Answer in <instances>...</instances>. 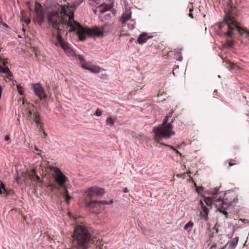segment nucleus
<instances>
[{"instance_id": "obj_48", "label": "nucleus", "mask_w": 249, "mask_h": 249, "mask_svg": "<svg viewBox=\"0 0 249 249\" xmlns=\"http://www.w3.org/2000/svg\"><path fill=\"white\" fill-rule=\"evenodd\" d=\"M219 249H228L227 248V247L226 246L224 245V246H223Z\"/></svg>"}, {"instance_id": "obj_35", "label": "nucleus", "mask_w": 249, "mask_h": 249, "mask_svg": "<svg viewBox=\"0 0 249 249\" xmlns=\"http://www.w3.org/2000/svg\"><path fill=\"white\" fill-rule=\"evenodd\" d=\"M205 203L207 206H210L211 205L210 200L209 198H206L205 200Z\"/></svg>"}, {"instance_id": "obj_12", "label": "nucleus", "mask_w": 249, "mask_h": 249, "mask_svg": "<svg viewBox=\"0 0 249 249\" xmlns=\"http://www.w3.org/2000/svg\"><path fill=\"white\" fill-rule=\"evenodd\" d=\"M199 205L200 206L201 208L200 213L202 214L203 219L205 221L208 220L209 210L207 207L204 204V202L201 200H199Z\"/></svg>"}, {"instance_id": "obj_13", "label": "nucleus", "mask_w": 249, "mask_h": 249, "mask_svg": "<svg viewBox=\"0 0 249 249\" xmlns=\"http://www.w3.org/2000/svg\"><path fill=\"white\" fill-rule=\"evenodd\" d=\"M34 20L39 25H41L45 21V13L44 12L36 13V16Z\"/></svg>"}, {"instance_id": "obj_53", "label": "nucleus", "mask_w": 249, "mask_h": 249, "mask_svg": "<svg viewBox=\"0 0 249 249\" xmlns=\"http://www.w3.org/2000/svg\"><path fill=\"white\" fill-rule=\"evenodd\" d=\"M43 134L45 137H46L47 136V133L44 131H43Z\"/></svg>"}, {"instance_id": "obj_32", "label": "nucleus", "mask_w": 249, "mask_h": 249, "mask_svg": "<svg viewBox=\"0 0 249 249\" xmlns=\"http://www.w3.org/2000/svg\"><path fill=\"white\" fill-rule=\"evenodd\" d=\"M75 57L77 58H78V59L81 62H84L85 61V59L84 58V57L80 55V54H77V55H75Z\"/></svg>"}, {"instance_id": "obj_58", "label": "nucleus", "mask_w": 249, "mask_h": 249, "mask_svg": "<svg viewBox=\"0 0 249 249\" xmlns=\"http://www.w3.org/2000/svg\"><path fill=\"white\" fill-rule=\"evenodd\" d=\"M178 68V66H177L176 67V68Z\"/></svg>"}, {"instance_id": "obj_24", "label": "nucleus", "mask_w": 249, "mask_h": 249, "mask_svg": "<svg viewBox=\"0 0 249 249\" xmlns=\"http://www.w3.org/2000/svg\"><path fill=\"white\" fill-rule=\"evenodd\" d=\"M224 46L232 48L234 46V43L232 41L228 39L224 44Z\"/></svg>"}, {"instance_id": "obj_55", "label": "nucleus", "mask_w": 249, "mask_h": 249, "mask_svg": "<svg viewBox=\"0 0 249 249\" xmlns=\"http://www.w3.org/2000/svg\"><path fill=\"white\" fill-rule=\"evenodd\" d=\"M22 31H23V32H25V29H24V28H22Z\"/></svg>"}, {"instance_id": "obj_16", "label": "nucleus", "mask_w": 249, "mask_h": 249, "mask_svg": "<svg viewBox=\"0 0 249 249\" xmlns=\"http://www.w3.org/2000/svg\"><path fill=\"white\" fill-rule=\"evenodd\" d=\"M59 46H60L70 56L73 55V54L75 53L70 47L69 44L65 41L60 44Z\"/></svg>"}, {"instance_id": "obj_34", "label": "nucleus", "mask_w": 249, "mask_h": 249, "mask_svg": "<svg viewBox=\"0 0 249 249\" xmlns=\"http://www.w3.org/2000/svg\"><path fill=\"white\" fill-rule=\"evenodd\" d=\"M177 55L178 56V58L177 60L179 61H181L182 60V57L181 55V53L180 52L178 53H177Z\"/></svg>"}, {"instance_id": "obj_41", "label": "nucleus", "mask_w": 249, "mask_h": 249, "mask_svg": "<svg viewBox=\"0 0 249 249\" xmlns=\"http://www.w3.org/2000/svg\"><path fill=\"white\" fill-rule=\"evenodd\" d=\"M171 147L176 152L177 154H178L179 156H181V154L178 150H176L172 146H171Z\"/></svg>"}, {"instance_id": "obj_36", "label": "nucleus", "mask_w": 249, "mask_h": 249, "mask_svg": "<svg viewBox=\"0 0 249 249\" xmlns=\"http://www.w3.org/2000/svg\"><path fill=\"white\" fill-rule=\"evenodd\" d=\"M3 192H2V194H4L5 196H7L9 194V192L6 190L5 189H3Z\"/></svg>"}, {"instance_id": "obj_21", "label": "nucleus", "mask_w": 249, "mask_h": 249, "mask_svg": "<svg viewBox=\"0 0 249 249\" xmlns=\"http://www.w3.org/2000/svg\"><path fill=\"white\" fill-rule=\"evenodd\" d=\"M56 41L55 43V45L56 46H58L60 44L64 42L62 36L60 32L58 31L56 36Z\"/></svg>"}, {"instance_id": "obj_38", "label": "nucleus", "mask_w": 249, "mask_h": 249, "mask_svg": "<svg viewBox=\"0 0 249 249\" xmlns=\"http://www.w3.org/2000/svg\"><path fill=\"white\" fill-rule=\"evenodd\" d=\"M24 22L28 25L31 23V19L30 18L26 19Z\"/></svg>"}, {"instance_id": "obj_30", "label": "nucleus", "mask_w": 249, "mask_h": 249, "mask_svg": "<svg viewBox=\"0 0 249 249\" xmlns=\"http://www.w3.org/2000/svg\"><path fill=\"white\" fill-rule=\"evenodd\" d=\"M65 197V200L67 204L69 203L70 200L71 199V197L69 194H66L64 196Z\"/></svg>"}, {"instance_id": "obj_1", "label": "nucleus", "mask_w": 249, "mask_h": 249, "mask_svg": "<svg viewBox=\"0 0 249 249\" xmlns=\"http://www.w3.org/2000/svg\"><path fill=\"white\" fill-rule=\"evenodd\" d=\"M60 13L66 16V19L62 20L63 24H66L70 27L69 32H76L79 40L84 41L86 39V36H96L101 37L104 36L105 28L107 24H104L101 28L95 27L93 28H84L73 18V11L69 5H61L60 8Z\"/></svg>"}, {"instance_id": "obj_8", "label": "nucleus", "mask_w": 249, "mask_h": 249, "mask_svg": "<svg viewBox=\"0 0 249 249\" xmlns=\"http://www.w3.org/2000/svg\"><path fill=\"white\" fill-rule=\"evenodd\" d=\"M85 193L89 197L95 196L101 197L105 194V191L104 188L94 186L89 188L85 191Z\"/></svg>"}, {"instance_id": "obj_52", "label": "nucleus", "mask_w": 249, "mask_h": 249, "mask_svg": "<svg viewBox=\"0 0 249 249\" xmlns=\"http://www.w3.org/2000/svg\"><path fill=\"white\" fill-rule=\"evenodd\" d=\"M35 150L36 151H41V150H40L38 148H37L36 147H35Z\"/></svg>"}, {"instance_id": "obj_31", "label": "nucleus", "mask_w": 249, "mask_h": 249, "mask_svg": "<svg viewBox=\"0 0 249 249\" xmlns=\"http://www.w3.org/2000/svg\"><path fill=\"white\" fill-rule=\"evenodd\" d=\"M94 115L96 116L99 117L101 116L102 115V111L100 109H97L95 112L94 113Z\"/></svg>"}, {"instance_id": "obj_15", "label": "nucleus", "mask_w": 249, "mask_h": 249, "mask_svg": "<svg viewBox=\"0 0 249 249\" xmlns=\"http://www.w3.org/2000/svg\"><path fill=\"white\" fill-rule=\"evenodd\" d=\"M82 67L85 69L90 71V72L94 73H98L101 70H103L102 68L97 66H93L92 67L87 66L85 64H82Z\"/></svg>"}, {"instance_id": "obj_54", "label": "nucleus", "mask_w": 249, "mask_h": 249, "mask_svg": "<svg viewBox=\"0 0 249 249\" xmlns=\"http://www.w3.org/2000/svg\"><path fill=\"white\" fill-rule=\"evenodd\" d=\"M0 23H2V18L0 17Z\"/></svg>"}, {"instance_id": "obj_18", "label": "nucleus", "mask_w": 249, "mask_h": 249, "mask_svg": "<svg viewBox=\"0 0 249 249\" xmlns=\"http://www.w3.org/2000/svg\"><path fill=\"white\" fill-rule=\"evenodd\" d=\"M150 36H147L146 33L143 32L137 38V42L140 44H142L149 39Z\"/></svg>"}, {"instance_id": "obj_42", "label": "nucleus", "mask_w": 249, "mask_h": 249, "mask_svg": "<svg viewBox=\"0 0 249 249\" xmlns=\"http://www.w3.org/2000/svg\"><path fill=\"white\" fill-rule=\"evenodd\" d=\"M235 65L233 63H230V67L231 69H233Z\"/></svg>"}, {"instance_id": "obj_2", "label": "nucleus", "mask_w": 249, "mask_h": 249, "mask_svg": "<svg viewBox=\"0 0 249 249\" xmlns=\"http://www.w3.org/2000/svg\"><path fill=\"white\" fill-rule=\"evenodd\" d=\"M72 237V249H88L90 247L91 234L85 226H76Z\"/></svg>"}, {"instance_id": "obj_28", "label": "nucleus", "mask_w": 249, "mask_h": 249, "mask_svg": "<svg viewBox=\"0 0 249 249\" xmlns=\"http://www.w3.org/2000/svg\"><path fill=\"white\" fill-rule=\"evenodd\" d=\"M32 172L33 173V179L39 181L40 180V177L36 174L35 170H32Z\"/></svg>"}, {"instance_id": "obj_9", "label": "nucleus", "mask_w": 249, "mask_h": 249, "mask_svg": "<svg viewBox=\"0 0 249 249\" xmlns=\"http://www.w3.org/2000/svg\"><path fill=\"white\" fill-rule=\"evenodd\" d=\"M27 117L31 122L35 123L37 128L42 129L44 124L40 120V117L38 112H32V111L29 110Z\"/></svg>"}, {"instance_id": "obj_57", "label": "nucleus", "mask_w": 249, "mask_h": 249, "mask_svg": "<svg viewBox=\"0 0 249 249\" xmlns=\"http://www.w3.org/2000/svg\"><path fill=\"white\" fill-rule=\"evenodd\" d=\"M178 68V66H177L176 67V68Z\"/></svg>"}, {"instance_id": "obj_3", "label": "nucleus", "mask_w": 249, "mask_h": 249, "mask_svg": "<svg viewBox=\"0 0 249 249\" xmlns=\"http://www.w3.org/2000/svg\"><path fill=\"white\" fill-rule=\"evenodd\" d=\"M172 114L166 116L163 119L162 124L159 126H154L153 128V132L155 134V140L156 142H160L162 139H168L175 134L173 130L172 123L175 120V118H172L169 121Z\"/></svg>"}, {"instance_id": "obj_56", "label": "nucleus", "mask_w": 249, "mask_h": 249, "mask_svg": "<svg viewBox=\"0 0 249 249\" xmlns=\"http://www.w3.org/2000/svg\"><path fill=\"white\" fill-rule=\"evenodd\" d=\"M3 65H5V62H3Z\"/></svg>"}, {"instance_id": "obj_14", "label": "nucleus", "mask_w": 249, "mask_h": 249, "mask_svg": "<svg viewBox=\"0 0 249 249\" xmlns=\"http://www.w3.org/2000/svg\"><path fill=\"white\" fill-rule=\"evenodd\" d=\"M132 12L129 9H125L124 12L123 13L121 18L120 19V21L124 23L126 21L130 19L131 17Z\"/></svg>"}, {"instance_id": "obj_5", "label": "nucleus", "mask_w": 249, "mask_h": 249, "mask_svg": "<svg viewBox=\"0 0 249 249\" xmlns=\"http://www.w3.org/2000/svg\"><path fill=\"white\" fill-rule=\"evenodd\" d=\"M46 18L49 24L51 25L54 28L58 29V26L61 22L60 14L56 11H49L47 13Z\"/></svg>"}, {"instance_id": "obj_10", "label": "nucleus", "mask_w": 249, "mask_h": 249, "mask_svg": "<svg viewBox=\"0 0 249 249\" xmlns=\"http://www.w3.org/2000/svg\"><path fill=\"white\" fill-rule=\"evenodd\" d=\"M32 87L35 94L39 97L40 100H45L47 97V95L41 83L32 84Z\"/></svg>"}, {"instance_id": "obj_25", "label": "nucleus", "mask_w": 249, "mask_h": 249, "mask_svg": "<svg viewBox=\"0 0 249 249\" xmlns=\"http://www.w3.org/2000/svg\"><path fill=\"white\" fill-rule=\"evenodd\" d=\"M17 89L19 95H22L23 94V87L20 85L18 84Z\"/></svg>"}, {"instance_id": "obj_27", "label": "nucleus", "mask_w": 249, "mask_h": 249, "mask_svg": "<svg viewBox=\"0 0 249 249\" xmlns=\"http://www.w3.org/2000/svg\"><path fill=\"white\" fill-rule=\"evenodd\" d=\"M84 0H74L73 2V5L74 7H76L79 6L83 2Z\"/></svg>"}, {"instance_id": "obj_46", "label": "nucleus", "mask_w": 249, "mask_h": 249, "mask_svg": "<svg viewBox=\"0 0 249 249\" xmlns=\"http://www.w3.org/2000/svg\"><path fill=\"white\" fill-rule=\"evenodd\" d=\"M89 1H92V2H95L96 3H98L99 1V0H89Z\"/></svg>"}, {"instance_id": "obj_23", "label": "nucleus", "mask_w": 249, "mask_h": 249, "mask_svg": "<svg viewBox=\"0 0 249 249\" xmlns=\"http://www.w3.org/2000/svg\"><path fill=\"white\" fill-rule=\"evenodd\" d=\"M0 72L2 73H5L7 74H9L11 73L10 71L8 69V67L3 68L2 66H0Z\"/></svg>"}, {"instance_id": "obj_11", "label": "nucleus", "mask_w": 249, "mask_h": 249, "mask_svg": "<svg viewBox=\"0 0 249 249\" xmlns=\"http://www.w3.org/2000/svg\"><path fill=\"white\" fill-rule=\"evenodd\" d=\"M113 201L112 200H110L109 202L106 200H101V201H97V200H93L89 202H87L86 203V206L88 207H96V205L100 206L101 205H108L111 204L113 203Z\"/></svg>"}, {"instance_id": "obj_19", "label": "nucleus", "mask_w": 249, "mask_h": 249, "mask_svg": "<svg viewBox=\"0 0 249 249\" xmlns=\"http://www.w3.org/2000/svg\"><path fill=\"white\" fill-rule=\"evenodd\" d=\"M238 241V238H234L232 240L229 241L225 246H226L228 249H235L237 246Z\"/></svg>"}, {"instance_id": "obj_6", "label": "nucleus", "mask_w": 249, "mask_h": 249, "mask_svg": "<svg viewBox=\"0 0 249 249\" xmlns=\"http://www.w3.org/2000/svg\"><path fill=\"white\" fill-rule=\"evenodd\" d=\"M219 187H215L213 191H211L210 193L213 195L212 197V201L214 202H221V207L224 209L228 207L229 205H231V201H228L227 199L224 200L221 197V196H218L219 194H222V192H219Z\"/></svg>"}, {"instance_id": "obj_49", "label": "nucleus", "mask_w": 249, "mask_h": 249, "mask_svg": "<svg viewBox=\"0 0 249 249\" xmlns=\"http://www.w3.org/2000/svg\"><path fill=\"white\" fill-rule=\"evenodd\" d=\"M203 188L202 187H201H201H197V189H196V190H197V192H198V190H199V189H200V190H202V189H203Z\"/></svg>"}, {"instance_id": "obj_17", "label": "nucleus", "mask_w": 249, "mask_h": 249, "mask_svg": "<svg viewBox=\"0 0 249 249\" xmlns=\"http://www.w3.org/2000/svg\"><path fill=\"white\" fill-rule=\"evenodd\" d=\"M113 7V3H110L109 4L102 3L99 6L98 8L100 9V13H104L107 11L110 10Z\"/></svg>"}, {"instance_id": "obj_40", "label": "nucleus", "mask_w": 249, "mask_h": 249, "mask_svg": "<svg viewBox=\"0 0 249 249\" xmlns=\"http://www.w3.org/2000/svg\"><path fill=\"white\" fill-rule=\"evenodd\" d=\"M247 221H248L247 220L240 219L239 220V222H241L243 224H246V222H247Z\"/></svg>"}, {"instance_id": "obj_22", "label": "nucleus", "mask_w": 249, "mask_h": 249, "mask_svg": "<svg viewBox=\"0 0 249 249\" xmlns=\"http://www.w3.org/2000/svg\"><path fill=\"white\" fill-rule=\"evenodd\" d=\"M194 226V223L192 221H189L188 223H187L184 227V230H188V232H190L191 231L193 227Z\"/></svg>"}, {"instance_id": "obj_45", "label": "nucleus", "mask_w": 249, "mask_h": 249, "mask_svg": "<svg viewBox=\"0 0 249 249\" xmlns=\"http://www.w3.org/2000/svg\"><path fill=\"white\" fill-rule=\"evenodd\" d=\"M128 190L127 189V188H124V189H123V192L125 193H126L127 192H128Z\"/></svg>"}, {"instance_id": "obj_39", "label": "nucleus", "mask_w": 249, "mask_h": 249, "mask_svg": "<svg viewBox=\"0 0 249 249\" xmlns=\"http://www.w3.org/2000/svg\"><path fill=\"white\" fill-rule=\"evenodd\" d=\"M189 11H190V13L189 14V16L191 18H194L193 15L192 13H191L193 11V9H190Z\"/></svg>"}, {"instance_id": "obj_4", "label": "nucleus", "mask_w": 249, "mask_h": 249, "mask_svg": "<svg viewBox=\"0 0 249 249\" xmlns=\"http://www.w3.org/2000/svg\"><path fill=\"white\" fill-rule=\"evenodd\" d=\"M224 24L227 25L229 29V31L224 34V36L231 37L233 34V31L235 29H236L237 31L241 35H242V32L243 31L249 36V31L242 28L238 26V23L234 19L232 13H228L226 14L224 17L223 22L219 25V28L222 29Z\"/></svg>"}, {"instance_id": "obj_7", "label": "nucleus", "mask_w": 249, "mask_h": 249, "mask_svg": "<svg viewBox=\"0 0 249 249\" xmlns=\"http://www.w3.org/2000/svg\"><path fill=\"white\" fill-rule=\"evenodd\" d=\"M51 169L55 174V181L60 186L64 187L65 184L68 181V178L58 168L53 166L51 167Z\"/></svg>"}, {"instance_id": "obj_51", "label": "nucleus", "mask_w": 249, "mask_h": 249, "mask_svg": "<svg viewBox=\"0 0 249 249\" xmlns=\"http://www.w3.org/2000/svg\"><path fill=\"white\" fill-rule=\"evenodd\" d=\"M233 165H234V163H232L231 162H229V167H230L231 166H232Z\"/></svg>"}, {"instance_id": "obj_26", "label": "nucleus", "mask_w": 249, "mask_h": 249, "mask_svg": "<svg viewBox=\"0 0 249 249\" xmlns=\"http://www.w3.org/2000/svg\"><path fill=\"white\" fill-rule=\"evenodd\" d=\"M106 123L107 124H109L111 126H112L114 124V121L111 117H109L107 119Z\"/></svg>"}, {"instance_id": "obj_37", "label": "nucleus", "mask_w": 249, "mask_h": 249, "mask_svg": "<svg viewBox=\"0 0 249 249\" xmlns=\"http://www.w3.org/2000/svg\"><path fill=\"white\" fill-rule=\"evenodd\" d=\"M220 212H221V213H223L225 215V218H228V216H227V215H228V213H227V212H226V211H225L224 210V211H222V210L221 211V210H220Z\"/></svg>"}, {"instance_id": "obj_20", "label": "nucleus", "mask_w": 249, "mask_h": 249, "mask_svg": "<svg viewBox=\"0 0 249 249\" xmlns=\"http://www.w3.org/2000/svg\"><path fill=\"white\" fill-rule=\"evenodd\" d=\"M34 11L36 13L44 11L43 7L38 1H36L35 3Z\"/></svg>"}, {"instance_id": "obj_47", "label": "nucleus", "mask_w": 249, "mask_h": 249, "mask_svg": "<svg viewBox=\"0 0 249 249\" xmlns=\"http://www.w3.org/2000/svg\"><path fill=\"white\" fill-rule=\"evenodd\" d=\"M4 140L6 141H8L10 140V138H9V137L7 135H6L5 138H4Z\"/></svg>"}, {"instance_id": "obj_44", "label": "nucleus", "mask_w": 249, "mask_h": 249, "mask_svg": "<svg viewBox=\"0 0 249 249\" xmlns=\"http://www.w3.org/2000/svg\"><path fill=\"white\" fill-rule=\"evenodd\" d=\"M213 229L214 230L216 231V232H217L218 231L217 225L215 224Z\"/></svg>"}, {"instance_id": "obj_29", "label": "nucleus", "mask_w": 249, "mask_h": 249, "mask_svg": "<svg viewBox=\"0 0 249 249\" xmlns=\"http://www.w3.org/2000/svg\"><path fill=\"white\" fill-rule=\"evenodd\" d=\"M48 187H50L52 188V191H53V189H55L57 190H59V188L58 187H57L56 185L54 183H50L48 185Z\"/></svg>"}, {"instance_id": "obj_50", "label": "nucleus", "mask_w": 249, "mask_h": 249, "mask_svg": "<svg viewBox=\"0 0 249 249\" xmlns=\"http://www.w3.org/2000/svg\"><path fill=\"white\" fill-rule=\"evenodd\" d=\"M2 24V25L5 27H8V25L5 23H1Z\"/></svg>"}, {"instance_id": "obj_33", "label": "nucleus", "mask_w": 249, "mask_h": 249, "mask_svg": "<svg viewBox=\"0 0 249 249\" xmlns=\"http://www.w3.org/2000/svg\"><path fill=\"white\" fill-rule=\"evenodd\" d=\"M5 189V186H4V184H3V183L0 181V194H2V191L1 190V189L3 190Z\"/></svg>"}, {"instance_id": "obj_43", "label": "nucleus", "mask_w": 249, "mask_h": 249, "mask_svg": "<svg viewBox=\"0 0 249 249\" xmlns=\"http://www.w3.org/2000/svg\"><path fill=\"white\" fill-rule=\"evenodd\" d=\"M64 193L65 195L69 194L68 191L66 187H64Z\"/></svg>"}]
</instances>
